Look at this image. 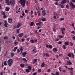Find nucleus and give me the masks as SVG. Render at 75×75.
<instances>
[{"instance_id": "c85d7f7f", "label": "nucleus", "mask_w": 75, "mask_h": 75, "mask_svg": "<svg viewBox=\"0 0 75 75\" xmlns=\"http://www.w3.org/2000/svg\"><path fill=\"white\" fill-rule=\"evenodd\" d=\"M46 20V19L45 18H43L42 19V21H45Z\"/></svg>"}, {"instance_id": "13d9d810", "label": "nucleus", "mask_w": 75, "mask_h": 75, "mask_svg": "<svg viewBox=\"0 0 75 75\" xmlns=\"http://www.w3.org/2000/svg\"><path fill=\"white\" fill-rule=\"evenodd\" d=\"M58 43L59 44H62V42H58Z\"/></svg>"}, {"instance_id": "a878e982", "label": "nucleus", "mask_w": 75, "mask_h": 75, "mask_svg": "<svg viewBox=\"0 0 75 75\" xmlns=\"http://www.w3.org/2000/svg\"><path fill=\"white\" fill-rule=\"evenodd\" d=\"M20 67L21 68H24V65L23 64H20Z\"/></svg>"}, {"instance_id": "f3484780", "label": "nucleus", "mask_w": 75, "mask_h": 75, "mask_svg": "<svg viewBox=\"0 0 75 75\" xmlns=\"http://www.w3.org/2000/svg\"><path fill=\"white\" fill-rule=\"evenodd\" d=\"M67 65H71L72 64V62L70 61L67 62Z\"/></svg>"}, {"instance_id": "2eb2a0df", "label": "nucleus", "mask_w": 75, "mask_h": 75, "mask_svg": "<svg viewBox=\"0 0 75 75\" xmlns=\"http://www.w3.org/2000/svg\"><path fill=\"white\" fill-rule=\"evenodd\" d=\"M45 62H43V63L41 64V67H45Z\"/></svg>"}, {"instance_id": "ddd939ff", "label": "nucleus", "mask_w": 75, "mask_h": 75, "mask_svg": "<svg viewBox=\"0 0 75 75\" xmlns=\"http://www.w3.org/2000/svg\"><path fill=\"white\" fill-rule=\"evenodd\" d=\"M62 1V4H64L67 2V1L66 0H64Z\"/></svg>"}, {"instance_id": "bb28decb", "label": "nucleus", "mask_w": 75, "mask_h": 75, "mask_svg": "<svg viewBox=\"0 0 75 75\" xmlns=\"http://www.w3.org/2000/svg\"><path fill=\"white\" fill-rule=\"evenodd\" d=\"M26 70V72H27V73H28V72H30V70L29 69H25Z\"/></svg>"}, {"instance_id": "f8f14e48", "label": "nucleus", "mask_w": 75, "mask_h": 75, "mask_svg": "<svg viewBox=\"0 0 75 75\" xmlns=\"http://www.w3.org/2000/svg\"><path fill=\"white\" fill-rule=\"evenodd\" d=\"M58 6H59V7H61L62 8H64V6L62 4H59Z\"/></svg>"}, {"instance_id": "8fccbe9b", "label": "nucleus", "mask_w": 75, "mask_h": 75, "mask_svg": "<svg viewBox=\"0 0 75 75\" xmlns=\"http://www.w3.org/2000/svg\"><path fill=\"white\" fill-rule=\"evenodd\" d=\"M69 7V5H67L66 6V8H68V9L69 8V7Z\"/></svg>"}, {"instance_id": "c03bdc74", "label": "nucleus", "mask_w": 75, "mask_h": 75, "mask_svg": "<svg viewBox=\"0 0 75 75\" xmlns=\"http://www.w3.org/2000/svg\"><path fill=\"white\" fill-rule=\"evenodd\" d=\"M17 52H18V53H19L20 52V50L19 49H18L17 50Z\"/></svg>"}, {"instance_id": "f03ea898", "label": "nucleus", "mask_w": 75, "mask_h": 75, "mask_svg": "<svg viewBox=\"0 0 75 75\" xmlns=\"http://www.w3.org/2000/svg\"><path fill=\"white\" fill-rule=\"evenodd\" d=\"M13 62L14 61L13 59H9L7 61V63L8 64V65L9 66V67H11V66L13 65Z\"/></svg>"}, {"instance_id": "4468645a", "label": "nucleus", "mask_w": 75, "mask_h": 75, "mask_svg": "<svg viewBox=\"0 0 75 75\" xmlns=\"http://www.w3.org/2000/svg\"><path fill=\"white\" fill-rule=\"evenodd\" d=\"M57 37L59 38V39H61V38H63V36L62 35H58L57 36Z\"/></svg>"}, {"instance_id": "bf43d9fd", "label": "nucleus", "mask_w": 75, "mask_h": 75, "mask_svg": "<svg viewBox=\"0 0 75 75\" xmlns=\"http://www.w3.org/2000/svg\"><path fill=\"white\" fill-rule=\"evenodd\" d=\"M62 71L63 72H65L66 70H63Z\"/></svg>"}, {"instance_id": "e2e57ef3", "label": "nucleus", "mask_w": 75, "mask_h": 75, "mask_svg": "<svg viewBox=\"0 0 75 75\" xmlns=\"http://www.w3.org/2000/svg\"><path fill=\"white\" fill-rule=\"evenodd\" d=\"M50 71H51V70L50 69H47V72H50Z\"/></svg>"}, {"instance_id": "ea45409f", "label": "nucleus", "mask_w": 75, "mask_h": 75, "mask_svg": "<svg viewBox=\"0 0 75 75\" xmlns=\"http://www.w3.org/2000/svg\"><path fill=\"white\" fill-rule=\"evenodd\" d=\"M30 42L32 43H34V41L33 40H30Z\"/></svg>"}, {"instance_id": "4be33fe9", "label": "nucleus", "mask_w": 75, "mask_h": 75, "mask_svg": "<svg viewBox=\"0 0 75 75\" xmlns=\"http://www.w3.org/2000/svg\"><path fill=\"white\" fill-rule=\"evenodd\" d=\"M36 8L37 9V10L38 11H40V8H39V7H38V6H36Z\"/></svg>"}, {"instance_id": "dca6fc26", "label": "nucleus", "mask_w": 75, "mask_h": 75, "mask_svg": "<svg viewBox=\"0 0 75 75\" xmlns=\"http://www.w3.org/2000/svg\"><path fill=\"white\" fill-rule=\"evenodd\" d=\"M62 48L63 50H66V49H67V46H66V45H63Z\"/></svg>"}, {"instance_id": "aec40b11", "label": "nucleus", "mask_w": 75, "mask_h": 75, "mask_svg": "<svg viewBox=\"0 0 75 75\" xmlns=\"http://www.w3.org/2000/svg\"><path fill=\"white\" fill-rule=\"evenodd\" d=\"M23 35H24V34L23 33H21L19 34L18 35V36L19 37H21V38L23 36Z\"/></svg>"}, {"instance_id": "7ed1b4c3", "label": "nucleus", "mask_w": 75, "mask_h": 75, "mask_svg": "<svg viewBox=\"0 0 75 75\" xmlns=\"http://www.w3.org/2000/svg\"><path fill=\"white\" fill-rule=\"evenodd\" d=\"M19 3L21 5L22 7H24L25 6V0H20L19 1Z\"/></svg>"}, {"instance_id": "a18cd8bd", "label": "nucleus", "mask_w": 75, "mask_h": 75, "mask_svg": "<svg viewBox=\"0 0 75 75\" xmlns=\"http://www.w3.org/2000/svg\"><path fill=\"white\" fill-rule=\"evenodd\" d=\"M49 48L50 49L52 48V45H49Z\"/></svg>"}, {"instance_id": "cd10ccee", "label": "nucleus", "mask_w": 75, "mask_h": 75, "mask_svg": "<svg viewBox=\"0 0 75 75\" xmlns=\"http://www.w3.org/2000/svg\"><path fill=\"white\" fill-rule=\"evenodd\" d=\"M68 69L70 71H72L74 69V68H73L71 67V68H68Z\"/></svg>"}, {"instance_id": "39448f33", "label": "nucleus", "mask_w": 75, "mask_h": 75, "mask_svg": "<svg viewBox=\"0 0 75 75\" xmlns=\"http://www.w3.org/2000/svg\"><path fill=\"white\" fill-rule=\"evenodd\" d=\"M68 57H72L73 58H74V54L73 53H71V54L70 53H69L68 55Z\"/></svg>"}, {"instance_id": "7c9ffc66", "label": "nucleus", "mask_w": 75, "mask_h": 75, "mask_svg": "<svg viewBox=\"0 0 75 75\" xmlns=\"http://www.w3.org/2000/svg\"><path fill=\"white\" fill-rule=\"evenodd\" d=\"M17 33H19L20 32V29H18L17 30V32H16Z\"/></svg>"}, {"instance_id": "423d86ee", "label": "nucleus", "mask_w": 75, "mask_h": 75, "mask_svg": "<svg viewBox=\"0 0 75 75\" xmlns=\"http://www.w3.org/2000/svg\"><path fill=\"white\" fill-rule=\"evenodd\" d=\"M36 52H37V50L36 49V48H33L32 51V53L34 54H35Z\"/></svg>"}, {"instance_id": "c9c22d12", "label": "nucleus", "mask_w": 75, "mask_h": 75, "mask_svg": "<svg viewBox=\"0 0 75 75\" xmlns=\"http://www.w3.org/2000/svg\"><path fill=\"white\" fill-rule=\"evenodd\" d=\"M38 15L39 16H40V11H38Z\"/></svg>"}, {"instance_id": "0eeeda50", "label": "nucleus", "mask_w": 75, "mask_h": 75, "mask_svg": "<svg viewBox=\"0 0 75 75\" xmlns=\"http://www.w3.org/2000/svg\"><path fill=\"white\" fill-rule=\"evenodd\" d=\"M8 22L9 23H10V24H12L13 23V22H12V19L11 18H8Z\"/></svg>"}, {"instance_id": "20e7f679", "label": "nucleus", "mask_w": 75, "mask_h": 75, "mask_svg": "<svg viewBox=\"0 0 75 75\" xmlns=\"http://www.w3.org/2000/svg\"><path fill=\"white\" fill-rule=\"evenodd\" d=\"M70 5L71 7V10H72L73 8H75V6L72 2H70Z\"/></svg>"}, {"instance_id": "680f3d73", "label": "nucleus", "mask_w": 75, "mask_h": 75, "mask_svg": "<svg viewBox=\"0 0 75 75\" xmlns=\"http://www.w3.org/2000/svg\"><path fill=\"white\" fill-rule=\"evenodd\" d=\"M57 13H56V12H54V16H56V15H57Z\"/></svg>"}, {"instance_id": "473e14b6", "label": "nucleus", "mask_w": 75, "mask_h": 75, "mask_svg": "<svg viewBox=\"0 0 75 75\" xmlns=\"http://www.w3.org/2000/svg\"><path fill=\"white\" fill-rule=\"evenodd\" d=\"M17 49V47H15L14 48V50H13V51H16V50Z\"/></svg>"}, {"instance_id": "0e129e2a", "label": "nucleus", "mask_w": 75, "mask_h": 75, "mask_svg": "<svg viewBox=\"0 0 75 75\" xmlns=\"http://www.w3.org/2000/svg\"><path fill=\"white\" fill-rule=\"evenodd\" d=\"M73 39L74 40H75V36H74L72 37Z\"/></svg>"}, {"instance_id": "1a4fd4ad", "label": "nucleus", "mask_w": 75, "mask_h": 75, "mask_svg": "<svg viewBox=\"0 0 75 75\" xmlns=\"http://www.w3.org/2000/svg\"><path fill=\"white\" fill-rule=\"evenodd\" d=\"M22 55L23 57H25V55H27V52H25L22 54Z\"/></svg>"}, {"instance_id": "c756f323", "label": "nucleus", "mask_w": 75, "mask_h": 75, "mask_svg": "<svg viewBox=\"0 0 75 75\" xmlns=\"http://www.w3.org/2000/svg\"><path fill=\"white\" fill-rule=\"evenodd\" d=\"M7 25H8V23H4V26L6 27H7Z\"/></svg>"}, {"instance_id": "49530a36", "label": "nucleus", "mask_w": 75, "mask_h": 75, "mask_svg": "<svg viewBox=\"0 0 75 75\" xmlns=\"http://www.w3.org/2000/svg\"><path fill=\"white\" fill-rule=\"evenodd\" d=\"M30 14L31 15H33V10H32L30 12Z\"/></svg>"}, {"instance_id": "4c0bfd02", "label": "nucleus", "mask_w": 75, "mask_h": 75, "mask_svg": "<svg viewBox=\"0 0 75 75\" xmlns=\"http://www.w3.org/2000/svg\"><path fill=\"white\" fill-rule=\"evenodd\" d=\"M4 40H7L8 39V38L7 37H5L4 38Z\"/></svg>"}, {"instance_id": "a19ab883", "label": "nucleus", "mask_w": 75, "mask_h": 75, "mask_svg": "<svg viewBox=\"0 0 75 75\" xmlns=\"http://www.w3.org/2000/svg\"><path fill=\"white\" fill-rule=\"evenodd\" d=\"M4 65L6 66L7 65V62L6 61H5L4 62Z\"/></svg>"}, {"instance_id": "6ab92c4d", "label": "nucleus", "mask_w": 75, "mask_h": 75, "mask_svg": "<svg viewBox=\"0 0 75 75\" xmlns=\"http://www.w3.org/2000/svg\"><path fill=\"white\" fill-rule=\"evenodd\" d=\"M42 23V22L41 21H40L38 23H37L36 24V25H40V24H41Z\"/></svg>"}, {"instance_id": "69168bd1", "label": "nucleus", "mask_w": 75, "mask_h": 75, "mask_svg": "<svg viewBox=\"0 0 75 75\" xmlns=\"http://www.w3.org/2000/svg\"><path fill=\"white\" fill-rule=\"evenodd\" d=\"M25 13H28V11H27V10H25Z\"/></svg>"}, {"instance_id": "4d7b16f0", "label": "nucleus", "mask_w": 75, "mask_h": 75, "mask_svg": "<svg viewBox=\"0 0 75 75\" xmlns=\"http://www.w3.org/2000/svg\"><path fill=\"white\" fill-rule=\"evenodd\" d=\"M29 40H30L29 38H28L27 39V41H29Z\"/></svg>"}, {"instance_id": "3c124183", "label": "nucleus", "mask_w": 75, "mask_h": 75, "mask_svg": "<svg viewBox=\"0 0 75 75\" xmlns=\"http://www.w3.org/2000/svg\"><path fill=\"white\" fill-rule=\"evenodd\" d=\"M71 33L72 34H75V31H71Z\"/></svg>"}, {"instance_id": "774afa93", "label": "nucleus", "mask_w": 75, "mask_h": 75, "mask_svg": "<svg viewBox=\"0 0 75 75\" xmlns=\"http://www.w3.org/2000/svg\"><path fill=\"white\" fill-rule=\"evenodd\" d=\"M72 2H73V3H75V0H72Z\"/></svg>"}, {"instance_id": "79ce46f5", "label": "nucleus", "mask_w": 75, "mask_h": 75, "mask_svg": "<svg viewBox=\"0 0 75 75\" xmlns=\"http://www.w3.org/2000/svg\"><path fill=\"white\" fill-rule=\"evenodd\" d=\"M37 61V59H35L33 60V62H35Z\"/></svg>"}, {"instance_id": "09e8293b", "label": "nucleus", "mask_w": 75, "mask_h": 75, "mask_svg": "<svg viewBox=\"0 0 75 75\" xmlns=\"http://www.w3.org/2000/svg\"><path fill=\"white\" fill-rule=\"evenodd\" d=\"M2 14H3V16L5 15V14H6L5 13H4V12H2Z\"/></svg>"}, {"instance_id": "338daca9", "label": "nucleus", "mask_w": 75, "mask_h": 75, "mask_svg": "<svg viewBox=\"0 0 75 75\" xmlns=\"http://www.w3.org/2000/svg\"><path fill=\"white\" fill-rule=\"evenodd\" d=\"M53 31H54L55 32L56 31V30L55 29V28H53Z\"/></svg>"}, {"instance_id": "b1692460", "label": "nucleus", "mask_w": 75, "mask_h": 75, "mask_svg": "<svg viewBox=\"0 0 75 75\" xmlns=\"http://www.w3.org/2000/svg\"><path fill=\"white\" fill-rule=\"evenodd\" d=\"M64 44L65 45H69V42H65L64 43Z\"/></svg>"}, {"instance_id": "f704fd0d", "label": "nucleus", "mask_w": 75, "mask_h": 75, "mask_svg": "<svg viewBox=\"0 0 75 75\" xmlns=\"http://www.w3.org/2000/svg\"><path fill=\"white\" fill-rule=\"evenodd\" d=\"M59 71H60V72H61V71H62L61 70V69H62V68L61 67H59Z\"/></svg>"}, {"instance_id": "052dcab7", "label": "nucleus", "mask_w": 75, "mask_h": 75, "mask_svg": "<svg viewBox=\"0 0 75 75\" xmlns=\"http://www.w3.org/2000/svg\"><path fill=\"white\" fill-rule=\"evenodd\" d=\"M24 38H27V35H25L24 36Z\"/></svg>"}, {"instance_id": "9d476101", "label": "nucleus", "mask_w": 75, "mask_h": 75, "mask_svg": "<svg viewBox=\"0 0 75 75\" xmlns=\"http://www.w3.org/2000/svg\"><path fill=\"white\" fill-rule=\"evenodd\" d=\"M53 51L54 52H57L58 51V49L57 48L55 47L53 49Z\"/></svg>"}, {"instance_id": "9b49d317", "label": "nucleus", "mask_w": 75, "mask_h": 75, "mask_svg": "<svg viewBox=\"0 0 75 75\" xmlns=\"http://www.w3.org/2000/svg\"><path fill=\"white\" fill-rule=\"evenodd\" d=\"M21 60L24 61L23 62L24 63H25V62H27V60H26V59H25V58L22 59Z\"/></svg>"}, {"instance_id": "6e6552de", "label": "nucleus", "mask_w": 75, "mask_h": 75, "mask_svg": "<svg viewBox=\"0 0 75 75\" xmlns=\"http://www.w3.org/2000/svg\"><path fill=\"white\" fill-rule=\"evenodd\" d=\"M21 25V23H18L16 26V28H18Z\"/></svg>"}, {"instance_id": "5701e85b", "label": "nucleus", "mask_w": 75, "mask_h": 75, "mask_svg": "<svg viewBox=\"0 0 75 75\" xmlns=\"http://www.w3.org/2000/svg\"><path fill=\"white\" fill-rule=\"evenodd\" d=\"M61 31H64L65 30V29L64 28H61Z\"/></svg>"}, {"instance_id": "393cba45", "label": "nucleus", "mask_w": 75, "mask_h": 75, "mask_svg": "<svg viewBox=\"0 0 75 75\" xmlns=\"http://www.w3.org/2000/svg\"><path fill=\"white\" fill-rule=\"evenodd\" d=\"M9 10H10V8L7 7L6 9V11H9Z\"/></svg>"}, {"instance_id": "f257e3e1", "label": "nucleus", "mask_w": 75, "mask_h": 75, "mask_svg": "<svg viewBox=\"0 0 75 75\" xmlns=\"http://www.w3.org/2000/svg\"><path fill=\"white\" fill-rule=\"evenodd\" d=\"M4 1L6 3H7L8 5L10 4V3L11 5H14V1H10L9 2V0H4Z\"/></svg>"}, {"instance_id": "de8ad7c7", "label": "nucleus", "mask_w": 75, "mask_h": 75, "mask_svg": "<svg viewBox=\"0 0 75 75\" xmlns=\"http://www.w3.org/2000/svg\"><path fill=\"white\" fill-rule=\"evenodd\" d=\"M38 72H41V69H39L38 70Z\"/></svg>"}, {"instance_id": "864d4df0", "label": "nucleus", "mask_w": 75, "mask_h": 75, "mask_svg": "<svg viewBox=\"0 0 75 75\" xmlns=\"http://www.w3.org/2000/svg\"><path fill=\"white\" fill-rule=\"evenodd\" d=\"M56 75H59V73L58 72H57L56 73Z\"/></svg>"}, {"instance_id": "58836bf2", "label": "nucleus", "mask_w": 75, "mask_h": 75, "mask_svg": "<svg viewBox=\"0 0 75 75\" xmlns=\"http://www.w3.org/2000/svg\"><path fill=\"white\" fill-rule=\"evenodd\" d=\"M60 21H62V20H64V18H60Z\"/></svg>"}, {"instance_id": "72a5a7b5", "label": "nucleus", "mask_w": 75, "mask_h": 75, "mask_svg": "<svg viewBox=\"0 0 75 75\" xmlns=\"http://www.w3.org/2000/svg\"><path fill=\"white\" fill-rule=\"evenodd\" d=\"M54 41H59V39L58 38H55L54 39Z\"/></svg>"}, {"instance_id": "37998d69", "label": "nucleus", "mask_w": 75, "mask_h": 75, "mask_svg": "<svg viewBox=\"0 0 75 75\" xmlns=\"http://www.w3.org/2000/svg\"><path fill=\"white\" fill-rule=\"evenodd\" d=\"M11 56H12V57H14V54L13 53H11Z\"/></svg>"}, {"instance_id": "5fc2aeb1", "label": "nucleus", "mask_w": 75, "mask_h": 75, "mask_svg": "<svg viewBox=\"0 0 75 75\" xmlns=\"http://www.w3.org/2000/svg\"><path fill=\"white\" fill-rule=\"evenodd\" d=\"M36 74H37L36 72H35L33 73V75H36Z\"/></svg>"}, {"instance_id": "603ef678", "label": "nucleus", "mask_w": 75, "mask_h": 75, "mask_svg": "<svg viewBox=\"0 0 75 75\" xmlns=\"http://www.w3.org/2000/svg\"><path fill=\"white\" fill-rule=\"evenodd\" d=\"M46 47L47 48H49V45H46Z\"/></svg>"}, {"instance_id": "412c9836", "label": "nucleus", "mask_w": 75, "mask_h": 75, "mask_svg": "<svg viewBox=\"0 0 75 75\" xmlns=\"http://www.w3.org/2000/svg\"><path fill=\"white\" fill-rule=\"evenodd\" d=\"M28 69L29 70H30V71H31V66H28L27 67Z\"/></svg>"}, {"instance_id": "e433bc0d", "label": "nucleus", "mask_w": 75, "mask_h": 75, "mask_svg": "<svg viewBox=\"0 0 75 75\" xmlns=\"http://www.w3.org/2000/svg\"><path fill=\"white\" fill-rule=\"evenodd\" d=\"M34 25V23L33 22H31L30 25H31L32 26H33Z\"/></svg>"}, {"instance_id": "2f4dec72", "label": "nucleus", "mask_w": 75, "mask_h": 75, "mask_svg": "<svg viewBox=\"0 0 75 75\" xmlns=\"http://www.w3.org/2000/svg\"><path fill=\"white\" fill-rule=\"evenodd\" d=\"M20 51H21V52H23V48L22 47H21L20 48Z\"/></svg>"}, {"instance_id": "6e6d98bb", "label": "nucleus", "mask_w": 75, "mask_h": 75, "mask_svg": "<svg viewBox=\"0 0 75 75\" xmlns=\"http://www.w3.org/2000/svg\"><path fill=\"white\" fill-rule=\"evenodd\" d=\"M55 5H58V2H55Z\"/></svg>"}, {"instance_id": "a211bd4d", "label": "nucleus", "mask_w": 75, "mask_h": 75, "mask_svg": "<svg viewBox=\"0 0 75 75\" xmlns=\"http://www.w3.org/2000/svg\"><path fill=\"white\" fill-rule=\"evenodd\" d=\"M42 13L43 16H45V14H46V13H45V12L44 10H43L42 11Z\"/></svg>"}]
</instances>
